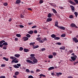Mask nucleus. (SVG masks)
Here are the masks:
<instances>
[{"label":"nucleus","mask_w":78,"mask_h":78,"mask_svg":"<svg viewBox=\"0 0 78 78\" xmlns=\"http://www.w3.org/2000/svg\"><path fill=\"white\" fill-rule=\"evenodd\" d=\"M23 50V48L22 47H20L19 49V50L20 51H22Z\"/></svg>","instance_id":"31"},{"label":"nucleus","mask_w":78,"mask_h":78,"mask_svg":"<svg viewBox=\"0 0 78 78\" xmlns=\"http://www.w3.org/2000/svg\"><path fill=\"white\" fill-rule=\"evenodd\" d=\"M36 58L35 57H30L29 58L30 59V60H31V61H33V60H34Z\"/></svg>","instance_id":"7"},{"label":"nucleus","mask_w":78,"mask_h":78,"mask_svg":"<svg viewBox=\"0 0 78 78\" xmlns=\"http://www.w3.org/2000/svg\"><path fill=\"white\" fill-rule=\"evenodd\" d=\"M73 77L71 76H69L68 77V78H73Z\"/></svg>","instance_id":"62"},{"label":"nucleus","mask_w":78,"mask_h":78,"mask_svg":"<svg viewBox=\"0 0 78 78\" xmlns=\"http://www.w3.org/2000/svg\"><path fill=\"white\" fill-rule=\"evenodd\" d=\"M2 48L4 50H6V46H4Z\"/></svg>","instance_id":"44"},{"label":"nucleus","mask_w":78,"mask_h":78,"mask_svg":"<svg viewBox=\"0 0 78 78\" xmlns=\"http://www.w3.org/2000/svg\"><path fill=\"white\" fill-rule=\"evenodd\" d=\"M33 62L34 63H37V60L36 59H35L34 60H33Z\"/></svg>","instance_id":"15"},{"label":"nucleus","mask_w":78,"mask_h":78,"mask_svg":"<svg viewBox=\"0 0 78 78\" xmlns=\"http://www.w3.org/2000/svg\"><path fill=\"white\" fill-rule=\"evenodd\" d=\"M40 76H43V77H45L46 76L44 74H41L40 75Z\"/></svg>","instance_id":"30"},{"label":"nucleus","mask_w":78,"mask_h":78,"mask_svg":"<svg viewBox=\"0 0 78 78\" xmlns=\"http://www.w3.org/2000/svg\"><path fill=\"white\" fill-rule=\"evenodd\" d=\"M16 36L18 37H21V35H20V34H16Z\"/></svg>","instance_id":"32"},{"label":"nucleus","mask_w":78,"mask_h":78,"mask_svg":"<svg viewBox=\"0 0 78 78\" xmlns=\"http://www.w3.org/2000/svg\"><path fill=\"white\" fill-rule=\"evenodd\" d=\"M33 44H35V42L34 43H30V45H33Z\"/></svg>","instance_id":"40"},{"label":"nucleus","mask_w":78,"mask_h":78,"mask_svg":"<svg viewBox=\"0 0 78 78\" xmlns=\"http://www.w3.org/2000/svg\"><path fill=\"white\" fill-rule=\"evenodd\" d=\"M24 51L25 52H28L29 51V49L25 48L24 49Z\"/></svg>","instance_id":"26"},{"label":"nucleus","mask_w":78,"mask_h":78,"mask_svg":"<svg viewBox=\"0 0 78 78\" xmlns=\"http://www.w3.org/2000/svg\"><path fill=\"white\" fill-rule=\"evenodd\" d=\"M28 33L30 34H32L33 33V31L30 30V31L28 32Z\"/></svg>","instance_id":"18"},{"label":"nucleus","mask_w":78,"mask_h":78,"mask_svg":"<svg viewBox=\"0 0 78 78\" xmlns=\"http://www.w3.org/2000/svg\"><path fill=\"white\" fill-rule=\"evenodd\" d=\"M51 75L52 76H54V75H55V73H51Z\"/></svg>","instance_id":"59"},{"label":"nucleus","mask_w":78,"mask_h":78,"mask_svg":"<svg viewBox=\"0 0 78 78\" xmlns=\"http://www.w3.org/2000/svg\"><path fill=\"white\" fill-rule=\"evenodd\" d=\"M48 17L49 18L51 17V14L50 13H49V14H48Z\"/></svg>","instance_id":"24"},{"label":"nucleus","mask_w":78,"mask_h":78,"mask_svg":"<svg viewBox=\"0 0 78 78\" xmlns=\"http://www.w3.org/2000/svg\"><path fill=\"white\" fill-rule=\"evenodd\" d=\"M34 33L36 34V33H37V30H34Z\"/></svg>","instance_id":"52"},{"label":"nucleus","mask_w":78,"mask_h":78,"mask_svg":"<svg viewBox=\"0 0 78 78\" xmlns=\"http://www.w3.org/2000/svg\"><path fill=\"white\" fill-rule=\"evenodd\" d=\"M59 8H60V9H64V8L62 6H59Z\"/></svg>","instance_id":"54"},{"label":"nucleus","mask_w":78,"mask_h":78,"mask_svg":"<svg viewBox=\"0 0 78 78\" xmlns=\"http://www.w3.org/2000/svg\"><path fill=\"white\" fill-rule=\"evenodd\" d=\"M53 69H54V67H50L48 69V70H53Z\"/></svg>","instance_id":"16"},{"label":"nucleus","mask_w":78,"mask_h":78,"mask_svg":"<svg viewBox=\"0 0 78 78\" xmlns=\"http://www.w3.org/2000/svg\"><path fill=\"white\" fill-rule=\"evenodd\" d=\"M71 58L73 60V61H74L76 60V58L74 57H71Z\"/></svg>","instance_id":"21"},{"label":"nucleus","mask_w":78,"mask_h":78,"mask_svg":"<svg viewBox=\"0 0 78 78\" xmlns=\"http://www.w3.org/2000/svg\"><path fill=\"white\" fill-rule=\"evenodd\" d=\"M3 45H8V44L7 42H5L3 44Z\"/></svg>","instance_id":"29"},{"label":"nucleus","mask_w":78,"mask_h":78,"mask_svg":"<svg viewBox=\"0 0 78 78\" xmlns=\"http://www.w3.org/2000/svg\"><path fill=\"white\" fill-rule=\"evenodd\" d=\"M36 26H33V27H32V28H36Z\"/></svg>","instance_id":"57"},{"label":"nucleus","mask_w":78,"mask_h":78,"mask_svg":"<svg viewBox=\"0 0 78 78\" xmlns=\"http://www.w3.org/2000/svg\"><path fill=\"white\" fill-rule=\"evenodd\" d=\"M36 39L37 41H39L41 39V37H37Z\"/></svg>","instance_id":"39"},{"label":"nucleus","mask_w":78,"mask_h":78,"mask_svg":"<svg viewBox=\"0 0 78 78\" xmlns=\"http://www.w3.org/2000/svg\"><path fill=\"white\" fill-rule=\"evenodd\" d=\"M51 37L52 38H55V37H56V35H55V34H52V35H51Z\"/></svg>","instance_id":"14"},{"label":"nucleus","mask_w":78,"mask_h":78,"mask_svg":"<svg viewBox=\"0 0 78 78\" xmlns=\"http://www.w3.org/2000/svg\"><path fill=\"white\" fill-rule=\"evenodd\" d=\"M26 72H27V73H30V71L28 69H26Z\"/></svg>","instance_id":"36"},{"label":"nucleus","mask_w":78,"mask_h":78,"mask_svg":"<svg viewBox=\"0 0 78 78\" xmlns=\"http://www.w3.org/2000/svg\"><path fill=\"white\" fill-rule=\"evenodd\" d=\"M60 39V38L58 37H55V38H54V40H59V39Z\"/></svg>","instance_id":"27"},{"label":"nucleus","mask_w":78,"mask_h":78,"mask_svg":"<svg viewBox=\"0 0 78 78\" xmlns=\"http://www.w3.org/2000/svg\"><path fill=\"white\" fill-rule=\"evenodd\" d=\"M39 48V46H35L33 48V49H35V48Z\"/></svg>","instance_id":"34"},{"label":"nucleus","mask_w":78,"mask_h":78,"mask_svg":"<svg viewBox=\"0 0 78 78\" xmlns=\"http://www.w3.org/2000/svg\"><path fill=\"white\" fill-rule=\"evenodd\" d=\"M15 40L17 41H18V38H16L15 39Z\"/></svg>","instance_id":"64"},{"label":"nucleus","mask_w":78,"mask_h":78,"mask_svg":"<svg viewBox=\"0 0 78 78\" xmlns=\"http://www.w3.org/2000/svg\"><path fill=\"white\" fill-rule=\"evenodd\" d=\"M66 37V34H62L61 35V37Z\"/></svg>","instance_id":"42"},{"label":"nucleus","mask_w":78,"mask_h":78,"mask_svg":"<svg viewBox=\"0 0 78 78\" xmlns=\"http://www.w3.org/2000/svg\"><path fill=\"white\" fill-rule=\"evenodd\" d=\"M30 56L31 57H34V56H35V55H34V54H32L30 55Z\"/></svg>","instance_id":"41"},{"label":"nucleus","mask_w":78,"mask_h":78,"mask_svg":"<svg viewBox=\"0 0 78 78\" xmlns=\"http://www.w3.org/2000/svg\"><path fill=\"white\" fill-rule=\"evenodd\" d=\"M5 40H2V41H0V44H2L3 42H5Z\"/></svg>","instance_id":"33"},{"label":"nucleus","mask_w":78,"mask_h":78,"mask_svg":"<svg viewBox=\"0 0 78 78\" xmlns=\"http://www.w3.org/2000/svg\"><path fill=\"white\" fill-rule=\"evenodd\" d=\"M51 20H52V19L51 18H49L47 19L46 21L48 22H51Z\"/></svg>","instance_id":"9"},{"label":"nucleus","mask_w":78,"mask_h":78,"mask_svg":"<svg viewBox=\"0 0 78 78\" xmlns=\"http://www.w3.org/2000/svg\"><path fill=\"white\" fill-rule=\"evenodd\" d=\"M14 62H15V63H17V62H19V61L17 60H14Z\"/></svg>","instance_id":"48"},{"label":"nucleus","mask_w":78,"mask_h":78,"mask_svg":"<svg viewBox=\"0 0 78 78\" xmlns=\"http://www.w3.org/2000/svg\"><path fill=\"white\" fill-rule=\"evenodd\" d=\"M26 36H27V37H31V35L29 34H27L26 35Z\"/></svg>","instance_id":"37"},{"label":"nucleus","mask_w":78,"mask_h":78,"mask_svg":"<svg viewBox=\"0 0 78 78\" xmlns=\"http://www.w3.org/2000/svg\"><path fill=\"white\" fill-rule=\"evenodd\" d=\"M58 28H60V29H61V30H65V27H58Z\"/></svg>","instance_id":"12"},{"label":"nucleus","mask_w":78,"mask_h":78,"mask_svg":"<svg viewBox=\"0 0 78 78\" xmlns=\"http://www.w3.org/2000/svg\"><path fill=\"white\" fill-rule=\"evenodd\" d=\"M73 41H74L76 43H77L78 42V39L76 37H74L73 39Z\"/></svg>","instance_id":"2"},{"label":"nucleus","mask_w":78,"mask_h":78,"mask_svg":"<svg viewBox=\"0 0 78 78\" xmlns=\"http://www.w3.org/2000/svg\"><path fill=\"white\" fill-rule=\"evenodd\" d=\"M26 61L27 62H29V63L32 64H34L33 62H32V61L30 60H26Z\"/></svg>","instance_id":"6"},{"label":"nucleus","mask_w":78,"mask_h":78,"mask_svg":"<svg viewBox=\"0 0 78 78\" xmlns=\"http://www.w3.org/2000/svg\"><path fill=\"white\" fill-rule=\"evenodd\" d=\"M52 11H53V12L55 13V14H56L57 13V12H56V11L55 9H52Z\"/></svg>","instance_id":"17"},{"label":"nucleus","mask_w":78,"mask_h":78,"mask_svg":"<svg viewBox=\"0 0 78 78\" xmlns=\"http://www.w3.org/2000/svg\"><path fill=\"white\" fill-rule=\"evenodd\" d=\"M0 78H5V76H1L0 77Z\"/></svg>","instance_id":"55"},{"label":"nucleus","mask_w":78,"mask_h":78,"mask_svg":"<svg viewBox=\"0 0 78 78\" xmlns=\"http://www.w3.org/2000/svg\"><path fill=\"white\" fill-rule=\"evenodd\" d=\"M39 42L41 43H43V41L42 40H40L39 41Z\"/></svg>","instance_id":"60"},{"label":"nucleus","mask_w":78,"mask_h":78,"mask_svg":"<svg viewBox=\"0 0 78 78\" xmlns=\"http://www.w3.org/2000/svg\"><path fill=\"white\" fill-rule=\"evenodd\" d=\"M57 76L59 77L60 76H61L62 75V73H56Z\"/></svg>","instance_id":"3"},{"label":"nucleus","mask_w":78,"mask_h":78,"mask_svg":"<svg viewBox=\"0 0 78 78\" xmlns=\"http://www.w3.org/2000/svg\"><path fill=\"white\" fill-rule=\"evenodd\" d=\"M74 14L75 15L76 17H77V16H78V13L76 12H74Z\"/></svg>","instance_id":"35"},{"label":"nucleus","mask_w":78,"mask_h":78,"mask_svg":"<svg viewBox=\"0 0 78 78\" xmlns=\"http://www.w3.org/2000/svg\"><path fill=\"white\" fill-rule=\"evenodd\" d=\"M23 40L24 41H28V38L27 37H23Z\"/></svg>","instance_id":"4"},{"label":"nucleus","mask_w":78,"mask_h":78,"mask_svg":"<svg viewBox=\"0 0 78 78\" xmlns=\"http://www.w3.org/2000/svg\"><path fill=\"white\" fill-rule=\"evenodd\" d=\"M52 55L53 56H56V52H53L52 53Z\"/></svg>","instance_id":"45"},{"label":"nucleus","mask_w":78,"mask_h":78,"mask_svg":"<svg viewBox=\"0 0 78 78\" xmlns=\"http://www.w3.org/2000/svg\"><path fill=\"white\" fill-rule=\"evenodd\" d=\"M3 59H4V60H5L6 61H8V60H9L8 58H6V57H3Z\"/></svg>","instance_id":"20"},{"label":"nucleus","mask_w":78,"mask_h":78,"mask_svg":"<svg viewBox=\"0 0 78 78\" xmlns=\"http://www.w3.org/2000/svg\"><path fill=\"white\" fill-rule=\"evenodd\" d=\"M57 45H60L61 44V43L60 42H57Z\"/></svg>","instance_id":"53"},{"label":"nucleus","mask_w":78,"mask_h":78,"mask_svg":"<svg viewBox=\"0 0 78 78\" xmlns=\"http://www.w3.org/2000/svg\"><path fill=\"white\" fill-rule=\"evenodd\" d=\"M76 4H78V0H74Z\"/></svg>","instance_id":"46"},{"label":"nucleus","mask_w":78,"mask_h":78,"mask_svg":"<svg viewBox=\"0 0 78 78\" xmlns=\"http://www.w3.org/2000/svg\"><path fill=\"white\" fill-rule=\"evenodd\" d=\"M33 24L32 23H28V25H32V24Z\"/></svg>","instance_id":"63"},{"label":"nucleus","mask_w":78,"mask_h":78,"mask_svg":"<svg viewBox=\"0 0 78 78\" xmlns=\"http://www.w3.org/2000/svg\"><path fill=\"white\" fill-rule=\"evenodd\" d=\"M20 55L19 54H15V56H16V58H19V56H20Z\"/></svg>","instance_id":"22"},{"label":"nucleus","mask_w":78,"mask_h":78,"mask_svg":"<svg viewBox=\"0 0 78 78\" xmlns=\"http://www.w3.org/2000/svg\"><path fill=\"white\" fill-rule=\"evenodd\" d=\"M5 64H2L1 65V67H5Z\"/></svg>","instance_id":"61"},{"label":"nucleus","mask_w":78,"mask_h":78,"mask_svg":"<svg viewBox=\"0 0 78 78\" xmlns=\"http://www.w3.org/2000/svg\"><path fill=\"white\" fill-rule=\"evenodd\" d=\"M4 6H7V5H8V3H5L4 4Z\"/></svg>","instance_id":"51"},{"label":"nucleus","mask_w":78,"mask_h":78,"mask_svg":"<svg viewBox=\"0 0 78 78\" xmlns=\"http://www.w3.org/2000/svg\"><path fill=\"white\" fill-rule=\"evenodd\" d=\"M10 58L11 59H13L12 61V63H13L14 61H16V60H17V58H16L15 57L11 56L10 57Z\"/></svg>","instance_id":"1"},{"label":"nucleus","mask_w":78,"mask_h":78,"mask_svg":"<svg viewBox=\"0 0 78 78\" xmlns=\"http://www.w3.org/2000/svg\"><path fill=\"white\" fill-rule=\"evenodd\" d=\"M17 65L18 67H20L21 65L20 64H17Z\"/></svg>","instance_id":"50"},{"label":"nucleus","mask_w":78,"mask_h":78,"mask_svg":"<svg viewBox=\"0 0 78 78\" xmlns=\"http://www.w3.org/2000/svg\"><path fill=\"white\" fill-rule=\"evenodd\" d=\"M43 2H44L43 0H41L40 1L39 3H40V4H42Z\"/></svg>","instance_id":"43"},{"label":"nucleus","mask_w":78,"mask_h":78,"mask_svg":"<svg viewBox=\"0 0 78 78\" xmlns=\"http://www.w3.org/2000/svg\"><path fill=\"white\" fill-rule=\"evenodd\" d=\"M41 50L43 51H44V50H45V48H43L41 49Z\"/></svg>","instance_id":"58"},{"label":"nucleus","mask_w":78,"mask_h":78,"mask_svg":"<svg viewBox=\"0 0 78 78\" xmlns=\"http://www.w3.org/2000/svg\"><path fill=\"white\" fill-rule=\"evenodd\" d=\"M53 56L52 55H50L48 56V58L49 59H51V58H53Z\"/></svg>","instance_id":"28"},{"label":"nucleus","mask_w":78,"mask_h":78,"mask_svg":"<svg viewBox=\"0 0 78 78\" xmlns=\"http://www.w3.org/2000/svg\"><path fill=\"white\" fill-rule=\"evenodd\" d=\"M58 21H57L55 23V27H58L59 26H58Z\"/></svg>","instance_id":"8"},{"label":"nucleus","mask_w":78,"mask_h":78,"mask_svg":"<svg viewBox=\"0 0 78 78\" xmlns=\"http://www.w3.org/2000/svg\"><path fill=\"white\" fill-rule=\"evenodd\" d=\"M20 17L21 18H24V16L23 15H22V14H21L20 16Z\"/></svg>","instance_id":"49"},{"label":"nucleus","mask_w":78,"mask_h":78,"mask_svg":"<svg viewBox=\"0 0 78 78\" xmlns=\"http://www.w3.org/2000/svg\"><path fill=\"white\" fill-rule=\"evenodd\" d=\"M69 17L70 19H73V16L72 15H71L69 16Z\"/></svg>","instance_id":"38"},{"label":"nucleus","mask_w":78,"mask_h":78,"mask_svg":"<svg viewBox=\"0 0 78 78\" xmlns=\"http://www.w3.org/2000/svg\"><path fill=\"white\" fill-rule=\"evenodd\" d=\"M20 3V0H17L16 1V4H19Z\"/></svg>","instance_id":"13"},{"label":"nucleus","mask_w":78,"mask_h":78,"mask_svg":"<svg viewBox=\"0 0 78 78\" xmlns=\"http://www.w3.org/2000/svg\"><path fill=\"white\" fill-rule=\"evenodd\" d=\"M28 78H33V77L32 76L30 75V76H29Z\"/></svg>","instance_id":"47"},{"label":"nucleus","mask_w":78,"mask_h":78,"mask_svg":"<svg viewBox=\"0 0 78 78\" xmlns=\"http://www.w3.org/2000/svg\"><path fill=\"white\" fill-rule=\"evenodd\" d=\"M71 26L72 27H75L76 26V25L74 23H72L71 24Z\"/></svg>","instance_id":"19"},{"label":"nucleus","mask_w":78,"mask_h":78,"mask_svg":"<svg viewBox=\"0 0 78 78\" xmlns=\"http://www.w3.org/2000/svg\"><path fill=\"white\" fill-rule=\"evenodd\" d=\"M65 47L62 46L61 48H59L60 50H65Z\"/></svg>","instance_id":"10"},{"label":"nucleus","mask_w":78,"mask_h":78,"mask_svg":"<svg viewBox=\"0 0 78 78\" xmlns=\"http://www.w3.org/2000/svg\"><path fill=\"white\" fill-rule=\"evenodd\" d=\"M13 66L15 68H16V69H18L19 68V67L17 66L16 65H13Z\"/></svg>","instance_id":"23"},{"label":"nucleus","mask_w":78,"mask_h":78,"mask_svg":"<svg viewBox=\"0 0 78 78\" xmlns=\"http://www.w3.org/2000/svg\"><path fill=\"white\" fill-rule=\"evenodd\" d=\"M20 28H23V27H24L22 25H20Z\"/></svg>","instance_id":"56"},{"label":"nucleus","mask_w":78,"mask_h":78,"mask_svg":"<svg viewBox=\"0 0 78 78\" xmlns=\"http://www.w3.org/2000/svg\"><path fill=\"white\" fill-rule=\"evenodd\" d=\"M15 75L16 76L18 75H19V72H16L15 73Z\"/></svg>","instance_id":"25"},{"label":"nucleus","mask_w":78,"mask_h":78,"mask_svg":"<svg viewBox=\"0 0 78 78\" xmlns=\"http://www.w3.org/2000/svg\"><path fill=\"white\" fill-rule=\"evenodd\" d=\"M70 7H71L72 10L73 11H74V9H75V7L73 5H70Z\"/></svg>","instance_id":"11"},{"label":"nucleus","mask_w":78,"mask_h":78,"mask_svg":"<svg viewBox=\"0 0 78 78\" xmlns=\"http://www.w3.org/2000/svg\"><path fill=\"white\" fill-rule=\"evenodd\" d=\"M68 2L72 4V5H76V4L75 2H73L71 0L69 1Z\"/></svg>","instance_id":"5"}]
</instances>
